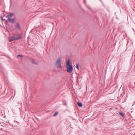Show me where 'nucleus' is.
<instances>
[{
  "label": "nucleus",
  "mask_w": 135,
  "mask_h": 135,
  "mask_svg": "<svg viewBox=\"0 0 135 135\" xmlns=\"http://www.w3.org/2000/svg\"><path fill=\"white\" fill-rule=\"evenodd\" d=\"M55 66L58 69H60L62 68L61 65V58H59L57 60L56 62L55 63Z\"/></svg>",
  "instance_id": "1"
},
{
  "label": "nucleus",
  "mask_w": 135,
  "mask_h": 135,
  "mask_svg": "<svg viewBox=\"0 0 135 135\" xmlns=\"http://www.w3.org/2000/svg\"><path fill=\"white\" fill-rule=\"evenodd\" d=\"M67 68V71L69 73H71L73 71V67L72 65L66 66Z\"/></svg>",
  "instance_id": "2"
},
{
  "label": "nucleus",
  "mask_w": 135,
  "mask_h": 135,
  "mask_svg": "<svg viewBox=\"0 0 135 135\" xmlns=\"http://www.w3.org/2000/svg\"><path fill=\"white\" fill-rule=\"evenodd\" d=\"M14 123L15 124L14 125L12 126L13 128H15V127H18L20 125V122H19L15 120L14 121Z\"/></svg>",
  "instance_id": "3"
},
{
  "label": "nucleus",
  "mask_w": 135,
  "mask_h": 135,
  "mask_svg": "<svg viewBox=\"0 0 135 135\" xmlns=\"http://www.w3.org/2000/svg\"><path fill=\"white\" fill-rule=\"evenodd\" d=\"M15 27L16 29H18L19 30H21V27L20 26V25L19 23H16L15 25Z\"/></svg>",
  "instance_id": "4"
},
{
  "label": "nucleus",
  "mask_w": 135,
  "mask_h": 135,
  "mask_svg": "<svg viewBox=\"0 0 135 135\" xmlns=\"http://www.w3.org/2000/svg\"><path fill=\"white\" fill-rule=\"evenodd\" d=\"M14 37L16 40L20 39L22 38L20 34H17L16 36H15Z\"/></svg>",
  "instance_id": "5"
},
{
  "label": "nucleus",
  "mask_w": 135,
  "mask_h": 135,
  "mask_svg": "<svg viewBox=\"0 0 135 135\" xmlns=\"http://www.w3.org/2000/svg\"><path fill=\"white\" fill-rule=\"evenodd\" d=\"M16 40L14 36H12L9 39V42H11L14 40Z\"/></svg>",
  "instance_id": "6"
},
{
  "label": "nucleus",
  "mask_w": 135,
  "mask_h": 135,
  "mask_svg": "<svg viewBox=\"0 0 135 135\" xmlns=\"http://www.w3.org/2000/svg\"><path fill=\"white\" fill-rule=\"evenodd\" d=\"M8 20L9 21L10 23L13 24L15 22V20L13 19H11L9 18H8Z\"/></svg>",
  "instance_id": "7"
},
{
  "label": "nucleus",
  "mask_w": 135,
  "mask_h": 135,
  "mask_svg": "<svg viewBox=\"0 0 135 135\" xmlns=\"http://www.w3.org/2000/svg\"><path fill=\"white\" fill-rule=\"evenodd\" d=\"M70 60L69 59H68V60L67 61L66 63V66H69L70 65H71L70 64Z\"/></svg>",
  "instance_id": "8"
},
{
  "label": "nucleus",
  "mask_w": 135,
  "mask_h": 135,
  "mask_svg": "<svg viewBox=\"0 0 135 135\" xmlns=\"http://www.w3.org/2000/svg\"><path fill=\"white\" fill-rule=\"evenodd\" d=\"M77 105L80 107H81L83 106V104L81 102H78Z\"/></svg>",
  "instance_id": "9"
},
{
  "label": "nucleus",
  "mask_w": 135,
  "mask_h": 135,
  "mask_svg": "<svg viewBox=\"0 0 135 135\" xmlns=\"http://www.w3.org/2000/svg\"><path fill=\"white\" fill-rule=\"evenodd\" d=\"M119 114L120 115L122 116V117H123L124 116V114L123 113H122L121 111H120L119 113Z\"/></svg>",
  "instance_id": "10"
},
{
  "label": "nucleus",
  "mask_w": 135,
  "mask_h": 135,
  "mask_svg": "<svg viewBox=\"0 0 135 135\" xmlns=\"http://www.w3.org/2000/svg\"><path fill=\"white\" fill-rule=\"evenodd\" d=\"M10 15H9L10 17H11L14 15V14L13 13H10Z\"/></svg>",
  "instance_id": "11"
},
{
  "label": "nucleus",
  "mask_w": 135,
  "mask_h": 135,
  "mask_svg": "<svg viewBox=\"0 0 135 135\" xmlns=\"http://www.w3.org/2000/svg\"><path fill=\"white\" fill-rule=\"evenodd\" d=\"M58 112H56L53 115V116L54 117H55L56 115H57L58 114Z\"/></svg>",
  "instance_id": "12"
},
{
  "label": "nucleus",
  "mask_w": 135,
  "mask_h": 135,
  "mask_svg": "<svg viewBox=\"0 0 135 135\" xmlns=\"http://www.w3.org/2000/svg\"><path fill=\"white\" fill-rule=\"evenodd\" d=\"M32 62L33 64H36V65H37V63L36 62H35V60H33L32 61Z\"/></svg>",
  "instance_id": "13"
},
{
  "label": "nucleus",
  "mask_w": 135,
  "mask_h": 135,
  "mask_svg": "<svg viewBox=\"0 0 135 135\" xmlns=\"http://www.w3.org/2000/svg\"><path fill=\"white\" fill-rule=\"evenodd\" d=\"M2 21H5V22H7V21L5 19L2 18Z\"/></svg>",
  "instance_id": "14"
},
{
  "label": "nucleus",
  "mask_w": 135,
  "mask_h": 135,
  "mask_svg": "<svg viewBox=\"0 0 135 135\" xmlns=\"http://www.w3.org/2000/svg\"><path fill=\"white\" fill-rule=\"evenodd\" d=\"M22 56L20 55H17V57H22Z\"/></svg>",
  "instance_id": "15"
},
{
  "label": "nucleus",
  "mask_w": 135,
  "mask_h": 135,
  "mask_svg": "<svg viewBox=\"0 0 135 135\" xmlns=\"http://www.w3.org/2000/svg\"><path fill=\"white\" fill-rule=\"evenodd\" d=\"M76 68L79 70V65L78 64H77L76 65Z\"/></svg>",
  "instance_id": "16"
},
{
  "label": "nucleus",
  "mask_w": 135,
  "mask_h": 135,
  "mask_svg": "<svg viewBox=\"0 0 135 135\" xmlns=\"http://www.w3.org/2000/svg\"><path fill=\"white\" fill-rule=\"evenodd\" d=\"M6 17H8V18H10V17H9V15H7V16Z\"/></svg>",
  "instance_id": "17"
},
{
  "label": "nucleus",
  "mask_w": 135,
  "mask_h": 135,
  "mask_svg": "<svg viewBox=\"0 0 135 135\" xmlns=\"http://www.w3.org/2000/svg\"><path fill=\"white\" fill-rule=\"evenodd\" d=\"M129 43V41L127 40V45L128 44V43Z\"/></svg>",
  "instance_id": "18"
},
{
  "label": "nucleus",
  "mask_w": 135,
  "mask_h": 135,
  "mask_svg": "<svg viewBox=\"0 0 135 135\" xmlns=\"http://www.w3.org/2000/svg\"><path fill=\"white\" fill-rule=\"evenodd\" d=\"M123 36H124V38H123L122 39V40H123V39H124L125 38V37H124V35H123Z\"/></svg>",
  "instance_id": "19"
},
{
  "label": "nucleus",
  "mask_w": 135,
  "mask_h": 135,
  "mask_svg": "<svg viewBox=\"0 0 135 135\" xmlns=\"http://www.w3.org/2000/svg\"><path fill=\"white\" fill-rule=\"evenodd\" d=\"M0 115H1V114H2V113H1V112H0Z\"/></svg>",
  "instance_id": "20"
}]
</instances>
